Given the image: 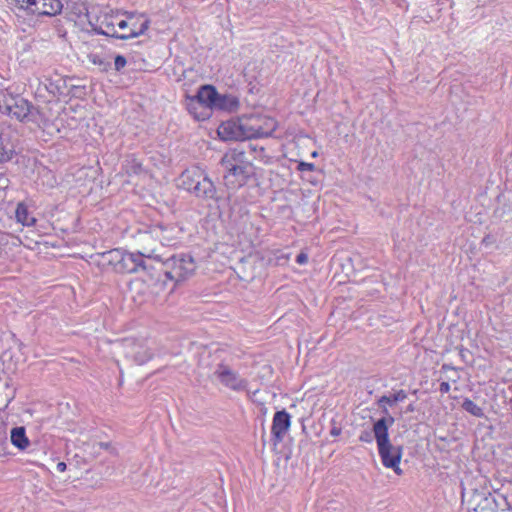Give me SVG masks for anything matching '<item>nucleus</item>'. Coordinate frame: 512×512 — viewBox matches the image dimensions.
Returning a JSON list of instances; mask_svg holds the SVG:
<instances>
[{
	"label": "nucleus",
	"mask_w": 512,
	"mask_h": 512,
	"mask_svg": "<svg viewBox=\"0 0 512 512\" xmlns=\"http://www.w3.org/2000/svg\"><path fill=\"white\" fill-rule=\"evenodd\" d=\"M394 421L392 416L378 419L373 424V432L383 466L392 469L397 475H401L403 471L400 468V462L403 449L401 446L392 445L389 439V427L393 425Z\"/></svg>",
	"instance_id": "nucleus-1"
},
{
	"label": "nucleus",
	"mask_w": 512,
	"mask_h": 512,
	"mask_svg": "<svg viewBox=\"0 0 512 512\" xmlns=\"http://www.w3.org/2000/svg\"><path fill=\"white\" fill-rule=\"evenodd\" d=\"M0 112L14 117L19 121L38 124L46 121V117L29 101L19 95H13L7 89L4 92V97L0 104Z\"/></svg>",
	"instance_id": "nucleus-2"
},
{
	"label": "nucleus",
	"mask_w": 512,
	"mask_h": 512,
	"mask_svg": "<svg viewBox=\"0 0 512 512\" xmlns=\"http://www.w3.org/2000/svg\"><path fill=\"white\" fill-rule=\"evenodd\" d=\"M221 164L226 170L224 180L229 188H239L246 183L251 173V165L246 161L244 152L230 150L223 156Z\"/></svg>",
	"instance_id": "nucleus-3"
},
{
	"label": "nucleus",
	"mask_w": 512,
	"mask_h": 512,
	"mask_svg": "<svg viewBox=\"0 0 512 512\" xmlns=\"http://www.w3.org/2000/svg\"><path fill=\"white\" fill-rule=\"evenodd\" d=\"M178 185L196 197L203 199H212L216 193L213 182L199 166H192L183 171L179 177Z\"/></svg>",
	"instance_id": "nucleus-4"
},
{
	"label": "nucleus",
	"mask_w": 512,
	"mask_h": 512,
	"mask_svg": "<svg viewBox=\"0 0 512 512\" xmlns=\"http://www.w3.org/2000/svg\"><path fill=\"white\" fill-rule=\"evenodd\" d=\"M154 249L147 248L137 253L125 252L119 249L111 250L105 253L104 257L118 273H134L140 268H145L143 258H158L154 254Z\"/></svg>",
	"instance_id": "nucleus-5"
},
{
	"label": "nucleus",
	"mask_w": 512,
	"mask_h": 512,
	"mask_svg": "<svg viewBox=\"0 0 512 512\" xmlns=\"http://www.w3.org/2000/svg\"><path fill=\"white\" fill-rule=\"evenodd\" d=\"M13 11L28 16H56L63 9L60 0H6Z\"/></svg>",
	"instance_id": "nucleus-6"
},
{
	"label": "nucleus",
	"mask_w": 512,
	"mask_h": 512,
	"mask_svg": "<svg viewBox=\"0 0 512 512\" xmlns=\"http://www.w3.org/2000/svg\"><path fill=\"white\" fill-rule=\"evenodd\" d=\"M120 13V11H114L107 7L91 6L89 30L96 34L119 39L120 33L116 28V23Z\"/></svg>",
	"instance_id": "nucleus-7"
},
{
	"label": "nucleus",
	"mask_w": 512,
	"mask_h": 512,
	"mask_svg": "<svg viewBox=\"0 0 512 512\" xmlns=\"http://www.w3.org/2000/svg\"><path fill=\"white\" fill-rule=\"evenodd\" d=\"M166 276L175 281H181L190 276L196 266L191 256L179 254L166 259L163 262Z\"/></svg>",
	"instance_id": "nucleus-8"
},
{
	"label": "nucleus",
	"mask_w": 512,
	"mask_h": 512,
	"mask_svg": "<svg viewBox=\"0 0 512 512\" xmlns=\"http://www.w3.org/2000/svg\"><path fill=\"white\" fill-rule=\"evenodd\" d=\"M247 139L269 137L277 128V121L265 115L244 116Z\"/></svg>",
	"instance_id": "nucleus-9"
},
{
	"label": "nucleus",
	"mask_w": 512,
	"mask_h": 512,
	"mask_svg": "<svg viewBox=\"0 0 512 512\" xmlns=\"http://www.w3.org/2000/svg\"><path fill=\"white\" fill-rule=\"evenodd\" d=\"M462 501L466 503L468 510L473 512H493L495 500L491 493L484 490L462 492Z\"/></svg>",
	"instance_id": "nucleus-10"
},
{
	"label": "nucleus",
	"mask_w": 512,
	"mask_h": 512,
	"mask_svg": "<svg viewBox=\"0 0 512 512\" xmlns=\"http://www.w3.org/2000/svg\"><path fill=\"white\" fill-rule=\"evenodd\" d=\"M244 125V117L231 119L220 124L217 134L223 141H243L247 139Z\"/></svg>",
	"instance_id": "nucleus-11"
},
{
	"label": "nucleus",
	"mask_w": 512,
	"mask_h": 512,
	"mask_svg": "<svg viewBox=\"0 0 512 512\" xmlns=\"http://www.w3.org/2000/svg\"><path fill=\"white\" fill-rule=\"evenodd\" d=\"M181 233V229L176 225L155 224L148 228L143 235L144 238H153L162 245H172Z\"/></svg>",
	"instance_id": "nucleus-12"
},
{
	"label": "nucleus",
	"mask_w": 512,
	"mask_h": 512,
	"mask_svg": "<svg viewBox=\"0 0 512 512\" xmlns=\"http://www.w3.org/2000/svg\"><path fill=\"white\" fill-rule=\"evenodd\" d=\"M128 21L130 22V30L119 34V39L127 40L143 35L149 28L150 21L143 14H135L125 12Z\"/></svg>",
	"instance_id": "nucleus-13"
},
{
	"label": "nucleus",
	"mask_w": 512,
	"mask_h": 512,
	"mask_svg": "<svg viewBox=\"0 0 512 512\" xmlns=\"http://www.w3.org/2000/svg\"><path fill=\"white\" fill-rule=\"evenodd\" d=\"M219 381L232 390H244L247 382L226 365H219L215 371Z\"/></svg>",
	"instance_id": "nucleus-14"
},
{
	"label": "nucleus",
	"mask_w": 512,
	"mask_h": 512,
	"mask_svg": "<svg viewBox=\"0 0 512 512\" xmlns=\"http://www.w3.org/2000/svg\"><path fill=\"white\" fill-rule=\"evenodd\" d=\"M91 7L84 2H74L70 8L69 19L82 30L89 31L91 24Z\"/></svg>",
	"instance_id": "nucleus-15"
},
{
	"label": "nucleus",
	"mask_w": 512,
	"mask_h": 512,
	"mask_svg": "<svg viewBox=\"0 0 512 512\" xmlns=\"http://www.w3.org/2000/svg\"><path fill=\"white\" fill-rule=\"evenodd\" d=\"M291 426V416L285 410L278 411L274 414L272 420L271 433L276 443L283 440Z\"/></svg>",
	"instance_id": "nucleus-16"
},
{
	"label": "nucleus",
	"mask_w": 512,
	"mask_h": 512,
	"mask_svg": "<svg viewBox=\"0 0 512 512\" xmlns=\"http://www.w3.org/2000/svg\"><path fill=\"white\" fill-rule=\"evenodd\" d=\"M217 95V90L212 85H203L201 86L197 94L191 96L190 107L194 109L195 105H204L208 111L211 113L213 110V105L215 104V98Z\"/></svg>",
	"instance_id": "nucleus-17"
},
{
	"label": "nucleus",
	"mask_w": 512,
	"mask_h": 512,
	"mask_svg": "<svg viewBox=\"0 0 512 512\" xmlns=\"http://www.w3.org/2000/svg\"><path fill=\"white\" fill-rule=\"evenodd\" d=\"M126 356L132 358L136 364L142 365L152 357L151 350L143 343L127 342Z\"/></svg>",
	"instance_id": "nucleus-18"
},
{
	"label": "nucleus",
	"mask_w": 512,
	"mask_h": 512,
	"mask_svg": "<svg viewBox=\"0 0 512 512\" xmlns=\"http://www.w3.org/2000/svg\"><path fill=\"white\" fill-rule=\"evenodd\" d=\"M87 58L101 72H107L111 67V56L103 49L91 51L87 54Z\"/></svg>",
	"instance_id": "nucleus-19"
},
{
	"label": "nucleus",
	"mask_w": 512,
	"mask_h": 512,
	"mask_svg": "<svg viewBox=\"0 0 512 512\" xmlns=\"http://www.w3.org/2000/svg\"><path fill=\"white\" fill-rule=\"evenodd\" d=\"M238 100L231 95H222L217 92L213 109L224 111H235L238 108Z\"/></svg>",
	"instance_id": "nucleus-20"
},
{
	"label": "nucleus",
	"mask_w": 512,
	"mask_h": 512,
	"mask_svg": "<svg viewBox=\"0 0 512 512\" xmlns=\"http://www.w3.org/2000/svg\"><path fill=\"white\" fill-rule=\"evenodd\" d=\"M11 443L20 450H25L29 445L30 441L26 436L24 427H15L11 430L10 435Z\"/></svg>",
	"instance_id": "nucleus-21"
},
{
	"label": "nucleus",
	"mask_w": 512,
	"mask_h": 512,
	"mask_svg": "<svg viewBox=\"0 0 512 512\" xmlns=\"http://www.w3.org/2000/svg\"><path fill=\"white\" fill-rule=\"evenodd\" d=\"M407 397V394L405 393L404 390H400L396 393H394L393 395H390V396H382L379 400H378V404L379 406L382 408L383 410V413L385 415H388V409H387V406H393L395 403L397 402H401V401H404Z\"/></svg>",
	"instance_id": "nucleus-22"
},
{
	"label": "nucleus",
	"mask_w": 512,
	"mask_h": 512,
	"mask_svg": "<svg viewBox=\"0 0 512 512\" xmlns=\"http://www.w3.org/2000/svg\"><path fill=\"white\" fill-rule=\"evenodd\" d=\"M190 102H191V96H188L186 98V107L189 111V113L198 121H203V120H206L210 117V112L208 111V109L200 104V105H195L194 109H192L190 107Z\"/></svg>",
	"instance_id": "nucleus-23"
},
{
	"label": "nucleus",
	"mask_w": 512,
	"mask_h": 512,
	"mask_svg": "<svg viewBox=\"0 0 512 512\" xmlns=\"http://www.w3.org/2000/svg\"><path fill=\"white\" fill-rule=\"evenodd\" d=\"M16 219L24 226H32L36 219L29 213L27 207L20 203L16 209Z\"/></svg>",
	"instance_id": "nucleus-24"
},
{
	"label": "nucleus",
	"mask_w": 512,
	"mask_h": 512,
	"mask_svg": "<svg viewBox=\"0 0 512 512\" xmlns=\"http://www.w3.org/2000/svg\"><path fill=\"white\" fill-rule=\"evenodd\" d=\"M13 155L12 145L0 135V163L9 161Z\"/></svg>",
	"instance_id": "nucleus-25"
},
{
	"label": "nucleus",
	"mask_w": 512,
	"mask_h": 512,
	"mask_svg": "<svg viewBox=\"0 0 512 512\" xmlns=\"http://www.w3.org/2000/svg\"><path fill=\"white\" fill-rule=\"evenodd\" d=\"M462 407L465 411L476 417H482L484 415L483 410L472 400L465 399Z\"/></svg>",
	"instance_id": "nucleus-26"
},
{
	"label": "nucleus",
	"mask_w": 512,
	"mask_h": 512,
	"mask_svg": "<svg viewBox=\"0 0 512 512\" xmlns=\"http://www.w3.org/2000/svg\"><path fill=\"white\" fill-rule=\"evenodd\" d=\"M116 28L120 34L130 30V22L128 21L127 16L125 15V12L120 13V16L116 23Z\"/></svg>",
	"instance_id": "nucleus-27"
},
{
	"label": "nucleus",
	"mask_w": 512,
	"mask_h": 512,
	"mask_svg": "<svg viewBox=\"0 0 512 512\" xmlns=\"http://www.w3.org/2000/svg\"><path fill=\"white\" fill-rule=\"evenodd\" d=\"M126 65H127V60L124 56L116 55L114 57V69L117 72H120L123 68H125Z\"/></svg>",
	"instance_id": "nucleus-28"
},
{
	"label": "nucleus",
	"mask_w": 512,
	"mask_h": 512,
	"mask_svg": "<svg viewBox=\"0 0 512 512\" xmlns=\"http://www.w3.org/2000/svg\"><path fill=\"white\" fill-rule=\"evenodd\" d=\"M373 438L375 439L374 432L371 433L369 431H362L359 435V440L365 443H371Z\"/></svg>",
	"instance_id": "nucleus-29"
},
{
	"label": "nucleus",
	"mask_w": 512,
	"mask_h": 512,
	"mask_svg": "<svg viewBox=\"0 0 512 512\" xmlns=\"http://www.w3.org/2000/svg\"><path fill=\"white\" fill-rule=\"evenodd\" d=\"M297 169L301 172H304V171H314L315 170V165L313 163H308V162H299L298 163V166H297Z\"/></svg>",
	"instance_id": "nucleus-30"
},
{
	"label": "nucleus",
	"mask_w": 512,
	"mask_h": 512,
	"mask_svg": "<svg viewBox=\"0 0 512 512\" xmlns=\"http://www.w3.org/2000/svg\"><path fill=\"white\" fill-rule=\"evenodd\" d=\"M342 432V429L341 427L337 424L336 420L332 419L331 420V429H330V435L333 436V437H337L341 434Z\"/></svg>",
	"instance_id": "nucleus-31"
},
{
	"label": "nucleus",
	"mask_w": 512,
	"mask_h": 512,
	"mask_svg": "<svg viewBox=\"0 0 512 512\" xmlns=\"http://www.w3.org/2000/svg\"><path fill=\"white\" fill-rule=\"evenodd\" d=\"M296 262L299 265L306 264L308 262V255L306 253H304V252H301L299 255H297Z\"/></svg>",
	"instance_id": "nucleus-32"
},
{
	"label": "nucleus",
	"mask_w": 512,
	"mask_h": 512,
	"mask_svg": "<svg viewBox=\"0 0 512 512\" xmlns=\"http://www.w3.org/2000/svg\"><path fill=\"white\" fill-rule=\"evenodd\" d=\"M439 390L441 393H448L450 391V384L448 382H442Z\"/></svg>",
	"instance_id": "nucleus-33"
},
{
	"label": "nucleus",
	"mask_w": 512,
	"mask_h": 512,
	"mask_svg": "<svg viewBox=\"0 0 512 512\" xmlns=\"http://www.w3.org/2000/svg\"><path fill=\"white\" fill-rule=\"evenodd\" d=\"M58 472H64L67 468L66 463L59 462L56 466Z\"/></svg>",
	"instance_id": "nucleus-34"
},
{
	"label": "nucleus",
	"mask_w": 512,
	"mask_h": 512,
	"mask_svg": "<svg viewBox=\"0 0 512 512\" xmlns=\"http://www.w3.org/2000/svg\"><path fill=\"white\" fill-rule=\"evenodd\" d=\"M142 170V167L139 163H136L134 166H133V172L134 173H139L140 171Z\"/></svg>",
	"instance_id": "nucleus-35"
},
{
	"label": "nucleus",
	"mask_w": 512,
	"mask_h": 512,
	"mask_svg": "<svg viewBox=\"0 0 512 512\" xmlns=\"http://www.w3.org/2000/svg\"><path fill=\"white\" fill-rule=\"evenodd\" d=\"M413 410H414V407H413L412 405H410V406L408 407V411H413Z\"/></svg>",
	"instance_id": "nucleus-36"
},
{
	"label": "nucleus",
	"mask_w": 512,
	"mask_h": 512,
	"mask_svg": "<svg viewBox=\"0 0 512 512\" xmlns=\"http://www.w3.org/2000/svg\"><path fill=\"white\" fill-rule=\"evenodd\" d=\"M317 155H318V153H317L316 151H314V152L312 153V157H317Z\"/></svg>",
	"instance_id": "nucleus-37"
},
{
	"label": "nucleus",
	"mask_w": 512,
	"mask_h": 512,
	"mask_svg": "<svg viewBox=\"0 0 512 512\" xmlns=\"http://www.w3.org/2000/svg\"><path fill=\"white\" fill-rule=\"evenodd\" d=\"M509 405H510V409L512 410V397L510 398Z\"/></svg>",
	"instance_id": "nucleus-38"
}]
</instances>
